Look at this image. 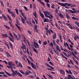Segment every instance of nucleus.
Wrapping results in <instances>:
<instances>
[{"label":"nucleus","instance_id":"36","mask_svg":"<svg viewBox=\"0 0 79 79\" xmlns=\"http://www.w3.org/2000/svg\"><path fill=\"white\" fill-rule=\"evenodd\" d=\"M71 6L72 8H74L75 6H76V4H72Z\"/></svg>","mask_w":79,"mask_h":79},{"label":"nucleus","instance_id":"30","mask_svg":"<svg viewBox=\"0 0 79 79\" xmlns=\"http://www.w3.org/2000/svg\"><path fill=\"white\" fill-rule=\"evenodd\" d=\"M33 14L35 18H37V15L36 14V12H33Z\"/></svg>","mask_w":79,"mask_h":79},{"label":"nucleus","instance_id":"59","mask_svg":"<svg viewBox=\"0 0 79 79\" xmlns=\"http://www.w3.org/2000/svg\"><path fill=\"white\" fill-rule=\"evenodd\" d=\"M31 48H32V49L34 48V45H33V44H31Z\"/></svg>","mask_w":79,"mask_h":79},{"label":"nucleus","instance_id":"1","mask_svg":"<svg viewBox=\"0 0 79 79\" xmlns=\"http://www.w3.org/2000/svg\"><path fill=\"white\" fill-rule=\"evenodd\" d=\"M10 32V33H9V34L11 37L8 36V38L9 39V40H10V41H11V42H14V40L13 39H15V38H14V36L13 35H12V34L11 33V32Z\"/></svg>","mask_w":79,"mask_h":79},{"label":"nucleus","instance_id":"57","mask_svg":"<svg viewBox=\"0 0 79 79\" xmlns=\"http://www.w3.org/2000/svg\"><path fill=\"white\" fill-rule=\"evenodd\" d=\"M18 37L19 39V40H20V39H21V35L19 34H18Z\"/></svg>","mask_w":79,"mask_h":79},{"label":"nucleus","instance_id":"15","mask_svg":"<svg viewBox=\"0 0 79 79\" xmlns=\"http://www.w3.org/2000/svg\"><path fill=\"white\" fill-rule=\"evenodd\" d=\"M56 49L57 50V51H58L59 52H61V51L60 50V49L59 48V47H58V45H57V46H56Z\"/></svg>","mask_w":79,"mask_h":79},{"label":"nucleus","instance_id":"31","mask_svg":"<svg viewBox=\"0 0 79 79\" xmlns=\"http://www.w3.org/2000/svg\"><path fill=\"white\" fill-rule=\"evenodd\" d=\"M49 46H50L51 47H53V42H51L50 44L49 45Z\"/></svg>","mask_w":79,"mask_h":79},{"label":"nucleus","instance_id":"60","mask_svg":"<svg viewBox=\"0 0 79 79\" xmlns=\"http://www.w3.org/2000/svg\"><path fill=\"white\" fill-rule=\"evenodd\" d=\"M27 31L28 33L29 34H30V35H31V34H32V33H31V32L30 31L28 30Z\"/></svg>","mask_w":79,"mask_h":79},{"label":"nucleus","instance_id":"41","mask_svg":"<svg viewBox=\"0 0 79 79\" xmlns=\"http://www.w3.org/2000/svg\"><path fill=\"white\" fill-rule=\"evenodd\" d=\"M48 19H47L45 18L44 19V23H46V22H47V21H48Z\"/></svg>","mask_w":79,"mask_h":79},{"label":"nucleus","instance_id":"7","mask_svg":"<svg viewBox=\"0 0 79 79\" xmlns=\"http://www.w3.org/2000/svg\"><path fill=\"white\" fill-rule=\"evenodd\" d=\"M31 64L32 68H33V69H36V67H35V64H34L32 63H31Z\"/></svg>","mask_w":79,"mask_h":79},{"label":"nucleus","instance_id":"21","mask_svg":"<svg viewBox=\"0 0 79 79\" xmlns=\"http://www.w3.org/2000/svg\"><path fill=\"white\" fill-rule=\"evenodd\" d=\"M27 23H28V24H29L30 26L32 27V23H31V22H29L28 21H27Z\"/></svg>","mask_w":79,"mask_h":79},{"label":"nucleus","instance_id":"5","mask_svg":"<svg viewBox=\"0 0 79 79\" xmlns=\"http://www.w3.org/2000/svg\"><path fill=\"white\" fill-rule=\"evenodd\" d=\"M58 4L59 5H60L61 6H65L66 5V3H61L60 2H58Z\"/></svg>","mask_w":79,"mask_h":79},{"label":"nucleus","instance_id":"35","mask_svg":"<svg viewBox=\"0 0 79 79\" xmlns=\"http://www.w3.org/2000/svg\"><path fill=\"white\" fill-rule=\"evenodd\" d=\"M19 72L21 73H22L23 74H25V73L23 72L22 70H19Z\"/></svg>","mask_w":79,"mask_h":79},{"label":"nucleus","instance_id":"58","mask_svg":"<svg viewBox=\"0 0 79 79\" xmlns=\"http://www.w3.org/2000/svg\"><path fill=\"white\" fill-rule=\"evenodd\" d=\"M29 77H31V78H34V77L32 75H30L28 76Z\"/></svg>","mask_w":79,"mask_h":79},{"label":"nucleus","instance_id":"26","mask_svg":"<svg viewBox=\"0 0 79 79\" xmlns=\"http://www.w3.org/2000/svg\"><path fill=\"white\" fill-rule=\"evenodd\" d=\"M5 53L7 55H7V57H9V56H11L10 54V53H9L8 52H5Z\"/></svg>","mask_w":79,"mask_h":79},{"label":"nucleus","instance_id":"12","mask_svg":"<svg viewBox=\"0 0 79 79\" xmlns=\"http://www.w3.org/2000/svg\"><path fill=\"white\" fill-rule=\"evenodd\" d=\"M37 1L38 2H40V3L41 4H42V5H43L44 6V5H45V4L44 3V2H42V1L41 0H37Z\"/></svg>","mask_w":79,"mask_h":79},{"label":"nucleus","instance_id":"25","mask_svg":"<svg viewBox=\"0 0 79 79\" xmlns=\"http://www.w3.org/2000/svg\"><path fill=\"white\" fill-rule=\"evenodd\" d=\"M18 64H19V66L20 67V68H23V66H22V64H21V63L18 62Z\"/></svg>","mask_w":79,"mask_h":79},{"label":"nucleus","instance_id":"40","mask_svg":"<svg viewBox=\"0 0 79 79\" xmlns=\"http://www.w3.org/2000/svg\"><path fill=\"white\" fill-rule=\"evenodd\" d=\"M4 26H5V27H6V28H7V29H10V27H9L8 26L6 25H4Z\"/></svg>","mask_w":79,"mask_h":79},{"label":"nucleus","instance_id":"14","mask_svg":"<svg viewBox=\"0 0 79 79\" xmlns=\"http://www.w3.org/2000/svg\"><path fill=\"white\" fill-rule=\"evenodd\" d=\"M65 16L67 19H70V17L69 16V15H68V14L67 13H65Z\"/></svg>","mask_w":79,"mask_h":79},{"label":"nucleus","instance_id":"9","mask_svg":"<svg viewBox=\"0 0 79 79\" xmlns=\"http://www.w3.org/2000/svg\"><path fill=\"white\" fill-rule=\"evenodd\" d=\"M21 20L22 22V23L23 24H25V23H26V19H25L23 18L22 17L21 18Z\"/></svg>","mask_w":79,"mask_h":79},{"label":"nucleus","instance_id":"64","mask_svg":"<svg viewBox=\"0 0 79 79\" xmlns=\"http://www.w3.org/2000/svg\"><path fill=\"white\" fill-rule=\"evenodd\" d=\"M65 24H66V26H69V27L71 25L70 24H69L68 23H65Z\"/></svg>","mask_w":79,"mask_h":79},{"label":"nucleus","instance_id":"10","mask_svg":"<svg viewBox=\"0 0 79 79\" xmlns=\"http://www.w3.org/2000/svg\"><path fill=\"white\" fill-rule=\"evenodd\" d=\"M2 35L3 38H5V37H8V36L6 33L5 34H2Z\"/></svg>","mask_w":79,"mask_h":79},{"label":"nucleus","instance_id":"39","mask_svg":"<svg viewBox=\"0 0 79 79\" xmlns=\"http://www.w3.org/2000/svg\"><path fill=\"white\" fill-rule=\"evenodd\" d=\"M33 49V51L34 52H35V53H38V52H37V51L35 48H34Z\"/></svg>","mask_w":79,"mask_h":79},{"label":"nucleus","instance_id":"8","mask_svg":"<svg viewBox=\"0 0 79 79\" xmlns=\"http://www.w3.org/2000/svg\"><path fill=\"white\" fill-rule=\"evenodd\" d=\"M40 16L42 19H44L45 18V17L44 16V14L42 13L40 11Z\"/></svg>","mask_w":79,"mask_h":79},{"label":"nucleus","instance_id":"17","mask_svg":"<svg viewBox=\"0 0 79 79\" xmlns=\"http://www.w3.org/2000/svg\"><path fill=\"white\" fill-rule=\"evenodd\" d=\"M15 26L17 27V28L19 30V31H21V28L17 24H15Z\"/></svg>","mask_w":79,"mask_h":79},{"label":"nucleus","instance_id":"53","mask_svg":"<svg viewBox=\"0 0 79 79\" xmlns=\"http://www.w3.org/2000/svg\"><path fill=\"white\" fill-rule=\"evenodd\" d=\"M69 74H72V72H71V70H70V69L69 70Z\"/></svg>","mask_w":79,"mask_h":79},{"label":"nucleus","instance_id":"49","mask_svg":"<svg viewBox=\"0 0 79 79\" xmlns=\"http://www.w3.org/2000/svg\"><path fill=\"white\" fill-rule=\"evenodd\" d=\"M47 27H45V29H46L47 31H48V25H47Z\"/></svg>","mask_w":79,"mask_h":79},{"label":"nucleus","instance_id":"6","mask_svg":"<svg viewBox=\"0 0 79 79\" xmlns=\"http://www.w3.org/2000/svg\"><path fill=\"white\" fill-rule=\"evenodd\" d=\"M73 77H71V75H68V77H67L68 79H75V78L74 77V76H73Z\"/></svg>","mask_w":79,"mask_h":79},{"label":"nucleus","instance_id":"63","mask_svg":"<svg viewBox=\"0 0 79 79\" xmlns=\"http://www.w3.org/2000/svg\"><path fill=\"white\" fill-rule=\"evenodd\" d=\"M69 27L70 28V29H73V27L72 26L70 25L69 26Z\"/></svg>","mask_w":79,"mask_h":79},{"label":"nucleus","instance_id":"32","mask_svg":"<svg viewBox=\"0 0 79 79\" xmlns=\"http://www.w3.org/2000/svg\"><path fill=\"white\" fill-rule=\"evenodd\" d=\"M13 34L15 38L17 36V35H16V34L15 32H13Z\"/></svg>","mask_w":79,"mask_h":79},{"label":"nucleus","instance_id":"24","mask_svg":"<svg viewBox=\"0 0 79 79\" xmlns=\"http://www.w3.org/2000/svg\"><path fill=\"white\" fill-rule=\"evenodd\" d=\"M53 39H55L56 38V33H55L54 34V35H53L52 37Z\"/></svg>","mask_w":79,"mask_h":79},{"label":"nucleus","instance_id":"42","mask_svg":"<svg viewBox=\"0 0 79 79\" xmlns=\"http://www.w3.org/2000/svg\"><path fill=\"white\" fill-rule=\"evenodd\" d=\"M23 3H27V0H21Z\"/></svg>","mask_w":79,"mask_h":79},{"label":"nucleus","instance_id":"2","mask_svg":"<svg viewBox=\"0 0 79 79\" xmlns=\"http://www.w3.org/2000/svg\"><path fill=\"white\" fill-rule=\"evenodd\" d=\"M43 13H44L45 16H46V17H47V18H49V19H51L52 18L51 17L48 15H49L50 14V13L48 12V11H44Z\"/></svg>","mask_w":79,"mask_h":79},{"label":"nucleus","instance_id":"62","mask_svg":"<svg viewBox=\"0 0 79 79\" xmlns=\"http://www.w3.org/2000/svg\"><path fill=\"white\" fill-rule=\"evenodd\" d=\"M75 62H76L77 64V65H79V63H78V62L77 61V60H75Z\"/></svg>","mask_w":79,"mask_h":79},{"label":"nucleus","instance_id":"61","mask_svg":"<svg viewBox=\"0 0 79 79\" xmlns=\"http://www.w3.org/2000/svg\"><path fill=\"white\" fill-rule=\"evenodd\" d=\"M48 76L50 77V78H51V79H53V77H52L51 75H48Z\"/></svg>","mask_w":79,"mask_h":79},{"label":"nucleus","instance_id":"23","mask_svg":"<svg viewBox=\"0 0 79 79\" xmlns=\"http://www.w3.org/2000/svg\"><path fill=\"white\" fill-rule=\"evenodd\" d=\"M11 15H12V16L13 17V18H15V13H13V12H11V13H10Z\"/></svg>","mask_w":79,"mask_h":79},{"label":"nucleus","instance_id":"27","mask_svg":"<svg viewBox=\"0 0 79 79\" xmlns=\"http://www.w3.org/2000/svg\"><path fill=\"white\" fill-rule=\"evenodd\" d=\"M59 15L61 17V18H64V16L63 15V14L61 13H60L59 14Z\"/></svg>","mask_w":79,"mask_h":79},{"label":"nucleus","instance_id":"38","mask_svg":"<svg viewBox=\"0 0 79 79\" xmlns=\"http://www.w3.org/2000/svg\"><path fill=\"white\" fill-rule=\"evenodd\" d=\"M5 44L6 45L8 49H10V47H9V46H8V44L6 43V41H5Z\"/></svg>","mask_w":79,"mask_h":79},{"label":"nucleus","instance_id":"13","mask_svg":"<svg viewBox=\"0 0 79 79\" xmlns=\"http://www.w3.org/2000/svg\"><path fill=\"white\" fill-rule=\"evenodd\" d=\"M69 12H70L71 13H72V14H74V11H73V10H67V12L69 13Z\"/></svg>","mask_w":79,"mask_h":79},{"label":"nucleus","instance_id":"37","mask_svg":"<svg viewBox=\"0 0 79 79\" xmlns=\"http://www.w3.org/2000/svg\"><path fill=\"white\" fill-rule=\"evenodd\" d=\"M70 61L71 63L73 65H74V63H73V60H71V59H70Z\"/></svg>","mask_w":79,"mask_h":79},{"label":"nucleus","instance_id":"29","mask_svg":"<svg viewBox=\"0 0 79 79\" xmlns=\"http://www.w3.org/2000/svg\"><path fill=\"white\" fill-rule=\"evenodd\" d=\"M8 65H9V66H12L11 64L13 63V62L10 61V62H8Z\"/></svg>","mask_w":79,"mask_h":79},{"label":"nucleus","instance_id":"34","mask_svg":"<svg viewBox=\"0 0 79 79\" xmlns=\"http://www.w3.org/2000/svg\"><path fill=\"white\" fill-rule=\"evenodd\" d=\"M34 28H35L36 31H37V25H35V26Z\"/></svg>","mask_w":79,"mask_h":79},{"label":"nucleus","instance_id":"46","mask_svg":"<svg viewBox=\"0 0 79 79\" xmlns=\"http://www.w3.org/2000/svg\"><path fill=\"white\" fill-rule=\"evenodd\" d=\"M66 3V5H68V6H70L71 5V4L69 3Z\"/></svg>","mask_w":79,"mask_h":79},{"label":"nucleus","instance_id":"48","mask_svg":"<svg viewBox=\"0 0 79 79\" xmlns=\"http://www.w3.org/2000/svg\"><path fill=\"white\" fill-rule=\"evenodd\" d=\"M27 53L28 54V55H30V54H29V49H28V48H27Z\"/></svg>","mask_w":79,"mask_h":79},{"label":"nucleus","instance_id":"28","mask_svg":"<svg viewBox=\"0 0 79 79\" xmlns=\"http://www.w3.org/2000/svg\"><path fill=\"white\" fill-rule=\"evenodd\" d=\"M13 73V74H14L16 76V75L18 74V73L17 71L16 70L15 72L14 71V73Z\"/></svg>","mask_w":79,"mask_h":79},{"label":"nucleus","instance_id":"44","mask_svg":"<svg viewBox=\"0 0 79 79\" xmlns=\"http://www.w3.org/2000/svg\"><path fill=\"white\" fill-rule=\"evenodd\" d=\"M7 10H8V12L9 13H10H10H11V12L10 11V9L8 8L7 9Z\"/></svg>","mask_w":79,"mask_h":79},{"label":"nucleus","instance_id":"33","mask_svg":"<svg viewBox=\"0 0 79 79\" xmlns=\"http://www.w3.org/2000/svg\"><path fill=\"white\" fill-rule=\"evenodd\" d=\"M17 74L19 76H20V77H23L22 74H21L19 72H18V73H17Z\"/></svg>","mask_w":79,"mask_h":79},{"label":"nucleus","instance_id":"3","mask_svg":"<svg viewBox=\"0 0 79 79\" xmlns=\"http://www.w3.org/2000/svg\"><path fill=\"white\" fill-rule=\"evenodd\" d=\"M34 46L35 48H39V45L38 44V43L36 42H34Z\"/></svg>","mask_w":79,"mask_h":79},{"label":"nucleus","instance_id":"51","mask_svg":"<svg viewBox=\"0 0 79 79\" xmlns=\"http://www.w3.org/2000/svg\"><path fill=\"white\" fill-rule=\"evenodd\" d=\"M7 16L8 18L9 19V20H10V21H11V18H10V16H9L8 15H7Z\"/></svg>","mask_w":79,"mask_h":79},{"label":"nucleus","instance_id":"56","mask_svg":"<svg viewBox=\"0 0 79 79\" xmlns=\"http://www.w3.org/2000/svg\"><path fill=\"white\" fill-rule=\"evenodd\" d=\"M49 64H51V65H52V66H53V63H52V62H49Z\"/></svg>","mask_w":79,"mask_h":79},{"label":"nucleus","instance_id":"43","mask_svg":"<svg viewBox=\"0 0 79 79\" xmlns=\"http://www.w3.org/2000/svg\"><path fill=\"white\" fill-rule=\"evenodd\" d=\"M54 52L56 54H57V55H58V54H59V52H58V51H56V50H54Z\"/></svg>","mask_w":79,"mask_h":79},{"label":"nucleus","instance_id":"19","mask_svg":"<svg viewBox=\"0 0 79 79\" xmlns=\"http://www.w3.org/2000/svg\"><path fill=\"white\" fill-rule=\"evenodd\" d=\"M60 71L63 75H64L65 74V73H64V70L62 69H60Z\"/></svg>","mask_w":79,"mask_h":79},{"label":"nucleus","instance_id":"16","mask_svg":"<svg viewBox=\"0 0 79 79\" xmlns=\"http://www.w3.org/2000/svg\"><path fill=\"white\" fill-rule=\"evenodd\" d=\"M2 16L3 19H4V20H5V21H7V18H6V17H5V16L3 15V14L2 15Z\"/></svg>","mask_w":79,"mask_h":79},{"label":"nucleus","instance_id":"20","mask_svg":"<svg viewBox=\"0 0 79 79\" xmlns=\"http://www.w3.org/2000/svg\"><path fill=\"white\" fill-rule=\"evenodd\" d=\"M47 42L44 41L43 42V45H47Z\"/></svg>","mask_w":79,"mask_h":79},{"label":"nucleus","instance_id":"11","mask_svg":"<svg viewBox=\"0 0 79 79\" xmlns=\"http://www.w3.org/2000/svg\"><path fill=\"white\" fill-rule=\"evenodd\" d=\"M45 64H46V65L48 67H49V68H51L52 69H54V68L53 67H52L51 66H50V65H49V64H48L45 63Z\"/></svg>","mask_w":79,"mask_h":79},{"label":"nucleus","instance_id":"54","mask_svg":"<svg viewBox=\"0 0 79 79\" xmlns=\"http://www.w3.org/2000/svg\"><path fill=\"white\" fill-rule=\"evenodd\" d=\"M73 56H74L75 58L77 59V60H78V57L77 56H76V55Z\"/></svg>","mask_w":79,"mask_h":79},{"label":"nucleus","instance_id":"18","mask_svg":"<svg viewBox=\"0 0 79 79\" xmlns=\"http://www.w3.org/2000/svg\"><path fill=\"white\" fill-rule=\"evenodd\" d=\"M21 48L22 49V50H26V46L25 45H24L23 46L21 47Z\"/></svg>","mask_w":79,"mask_h":79},{"label":"nucleus","instance_id":"22","mask_svg":"<svg viewBox=\"0 0 79 79\" xmlns=\"http://www.w3.org/2000/svg\"><path fill=\"white\" fill-rule=\"evenodd\" d=\"M5 72L6 74H7V75H8V76H11V74L9 73H8V72H6V71H5Z\"/></svg>","mask_w":79,"mask_h":79},{"label":"nucleus","instance_id":"55","mask_svg":"<svg viewBox=\"0 0 79 79\" xmlns=\"http://www.w3.org/2000/svg\"><path fill=\"white\" fill-rule=\"evenodd\" d=\"M22 16L23 17V18H24V19H25L26 21H27V18H26V17L24 16V15H23Z\"/></svg>","mask_w":79,"mask_h":79},{"label":"nucleus","instance_id":"45","mask_svg":"<svg viewBox=\"0 0 79 79\" xmlns=\"http://www.w3.org/2000/svg\"><path fill=\"white\" fill-rule=\"evenodd\" d=\"M16 13L17 14V15H18V9H15Z\"/></svg>","mask_w":79,"mask_h":79},{"label":"nucleus","instance_id":"50","mask_svg":"<svg viewBox=\"0 0 79 79\" xmlns=\"http://www.w3.org/2000/svg\"><path fill=\"white\" fill-rule=\"evenodd\" d=\"M15 38L17 40H19V38H18V35Z\"/></svg>","mask_w":79,"mask_h":79},{"label":"nucleus","instance_id":"52","mask_svg":"<svg viewBox=\"0 0 79 79\" xmlns=\"http://www.w3.org/2000/svg\"><path fill=\"white\" fill-rule=\"evenodd\" d=\"M10 69L11 71H12V73H14V71H13V67H11Z\"/></svg>","mask_w":79,"mask_h":79},{"label":"nucleus","instance_id":"47","mask_svg":"<svg viewBox=\"0 0 79 79\" xmlns=\"http://www.w3.org/2000/svg\"><path fill=\"white\" fill-rule=\"evenodd\" d=\"M52 8L53 9L55 8V5H54L53 4H52Z\"/></svg>","mask_w":79,"mask_h":79},{"label":"nucleus","instance_id":"4","mask_svg":"<svg viewBox=\"0 0 79 79\" xmlns=\"http://www.w3.org/2000/svg\"><path fill=\"white\" fill-rule=\"evenodd\" d=\"M72 53L73 56L77 55V51L76 50H74L72 52Z\"/></svg>","mask_w":79,"mask_h":79}]
</instances>
